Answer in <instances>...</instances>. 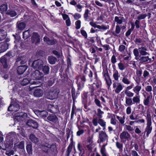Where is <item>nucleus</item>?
<instances>
[{"label": "nucleus", "mask_w": 156, "mask_h": 156, "mask_svg": "<svg viewBox=\"0 0 156 156\" xmlns=\"http://www.w3.org/2000/svg\"><path fill=\"white\" fill-rule=\"evenodd\" d=\"M19 106L17 103H13V102H11L10 106L8 107V110L9 111L16 112L19 110Z\"/></svg>", "instance_id": "6e6552de"}, {"label": "nucleus", "mask_w": 156, "mask_h": 156, "mask_svg": "<svg viewBox=\"0 0 156 156\" xmlns=\"http://www.w3.org/2000/svg\"><path fill=\"white\" fill-rule=\"evenodd\" d=\"M151 60V59H149L148 57H144L143 56L141 57L139 59V61L140 62H144L147 61H148L149 60Z\"/></svg>", "instance_id": "e433bc0d"}, {"label": "nucleus", "mask_w": 156, "mask_h": 156, "mask_svg": "<svg viewBox=\"0 0 156 156\" xmlns=\"http://www.w3.org/2000/svg\"><path fill=\"white\" fill-rule=\"evenodd\" d=\"M103 75L108 89L112 84V81L107 72L103 73Z\"/></svg>", "instance_id": "1a4fd4ad"}, {"label": "nucleus", "mask_w": 156, "mask_h": 156, "mask_svg": "<svg viewBox=\"0 0 156 156\" xmlns=\"http://www.w3.org/2000/svg\"><path fill=\"white\" fill-rule=\"evenodd\" d=\"M132 99L131 98H126V103L129 106L133 104Z\"/></svg>", "instance_id": "2f4dec72"}, {"label": "nucleus", "mask_w": 156, "mask_h": 156, "mask_svg": "<svg viewBox=\"0 0 156 156\" xmlns=\"http://www.w3.org/2000/svg\"><path fill=\"white\" fill-rule=\"evenodd\" d=\"M30 139L32 142L36 144L37 143L38 141L37 138L35 137V136L33 134L30 135Z\"/></svg>", "instance_id": "bb28decb"}, {"label": "nucleus", "mask_w": 156, "mask_h": 156, "mask_svg": "<svg viewBox=\"0 0 156 156\" xmlns=\"http://www.w3.org/2000/svg\"><path fill=\"white\" fill-rule=\"evenodd\" d=\"M114 79L116 81H117L119 78V73L118 71H116L114 72L113 75Z\"/></svg>", "instance_id": "c9c22d12"}, {"label": "nucleus", "mask_w": 156, "mask_h": 156, "mask_svg": "<svg viewBox=\"0 0 156 156\" xmlns=\"http://www.w3.org/2000/svg\"><path fill=\"white\" fill-rule=\"evenodd\" d=\"M152 98V96H148L146 98H144L143 101V103L146 106H149L150 103V99Z\"/></svg>", "instance_id": "dca6fc26"}, {"label": "nucleus", "mask_w": 156, "mask_h": 156, "mask_svg": "<svg viewBox=\"0 0 156 156\" xmlns=\"http://www.w3.org/2000/svg\"><path fill=\"white\" fill-rule=\"evenodd\" d=\"M7 9V6L5 4H3L0 6V11L2 13L5 12Z\"/></svg>", "instance_id": "cd10ccee"}, {"label": "nucleus", "mask_w": 156, "mask_h": 156, "mask_svg": "<svg viewBox=\"0 0 156 156\" xmlns=\"http://www.w3.org/2000/svg\"><path fill=\"white\" fill-rule=\"evenodd\" d=\"M43 76V75L39 71L36 70L32 73L31 75V79L33 80H40Z\"/></svg>", "instance_id": "f03ea898"}, {"label": "nucleus", "mask_w": 156, "mask_h": 156, "mask_svg": "<svg viewBox=\"0 0 156 156\" xmlns=\"http://www.w3.org/2000/svg\"><path fill=\"white\" fill-rule=\"evenodd\" d=\"M71 14L72 15L74 18L76 20L80 19L81 17V15L78 13H76L74 14L72 13Z\"/></svg>", "instance_id": "49530a36"}, {"label": "nucleus", "mask_w": 156, "mask_h": 156, "mask_svg": "<svg viewBox=\"0 0 156 156\" xmlns=\"http://www.w3.org/2000/svg\"><path fill=\"white\" fill-rule=\"evenodd\" d=\"M133 101L134 104H138L140 103V96L139 95H137L133 97Z\"/></svg>", "instance_id": "6ab92c4d"}, {"label": "nucleus", "mask_w": 156, "mask_h": 156, "mask_svg": "<svg viewBox=\"0 0 156 156\" xmlns=\"http://www.w3.org/2000/svg\"><path fill=\"white\" fill-rule=\"evenodd\" d=\"M39 112L40 115L43 117H46L48 115V112L45 111H40Z\"/></svg>", "instance_id": "58836bf2"}, {"label": "nucleus", "mask_w": 156, "mask_h": 156, "mask_svg": "<svg viewBox=\"0 0 156 156\" xmlns=\"http://www.w3.org/2000/svg\"><path fill=\"white\" fill-rule=\"evenodd\" d=\"M119 69L121 71L124 70L126 67V66L122 63L120 62L118 64Z\"/></svg>", "instance_id": "72a5a7b5"}, {"label": "nucleus", "mask_w": 156, "mask_h": 156, "mask_svg": "<svg viewBox=\"0 0 156 156\" xmlns=\"http://www.w3.org/2000/svg\"><path fill=\"white\" fill-rule=\"evenodd\" d=\"M133 53L136 57H138L139 56V52L138 49L135 48L133 51Z\"/></svg>", "instance_id": "052dcab7"}, {"label": "nucleus", "mask_w": 156, "mask_h": 156, "mask_svg": "<svg viewBox=\"0 0 156 156\" xmlns=\"http://www.w3.org/2000/svg\"><path fill=\"white\" fill-rule=\"evenodd\" d=\"M80 33L82 35L84 36L86 38L87 37V34L85 30H81Z\"/></svg>", "instance_id": "774afa93"}, {"label": "nucleus", "mask_w": 156, "mask_h": 156, "mask_svg": "<svg viewBox=\"0 0 156 156\" xmlns=\"http://www.w3.org/2000/svg\"><path fill=\"white\" fill-rule=\"evenodd\" d=\"M50 121L55 122L58 120L57 117L54 115H52L50 116H49L47 118Z\"/></svg>", "instance_id": "aec40b11"}, {"label": "nucleus", "mask_w": 156, "mask_h": 156, "mask_svg": "<svg viewBox=\"0 0 156 156\" xmlns=\"http://www.w3.org/2000/svg\"><path fill=\"white\" fill-rule=\"evenodd\" d=\"M93 141L92 138L89 137L87 139V147L88 148V149H90L92 146Z\"/></svg>", "instance_id": "c85d7f7f"}, {"label": "nucleus", "mask_w": 156, "mask_h": 156, "mask_svg": "<svg viewBox=\"0 0 156 156\" xmlns=\"http://www.w3.org/2000/svg\"><path fill=\"white\" fill-rule=\"evenodd\" d=\"M25 24L23 22L17 23V27L20 30H23L25 27Z\"/></svg>", "instance_id": "a878e982"}, {"label": "nucleus", "mask_w": 156, "mask_h": 156, "mask_svg": "<svg viewBox=\"0 0 156 156\" xmlns=\"http://www.w3.org/2000/svg\"><path fill=\"white\" fill-rule=\"evenodd\" d=\"M121 29L119 26L117 25L116 27L115 32L116 34H119L120 31Z\"/></svg>", "instance_id": "bf43d9fd"}, {"label": "nucleus", "mask_w": 156, "mask_h": 156, "mask_svg": "<svg viewBox=\"0 0 156 156\" xmlns=\"http://www.w3.org/2000/svg\"><path fill=\"white\" fill-rule=\"evenodd\" d=\"M99 138L100 143L103 142L107 140L108 136L103 131H101L99 133Z\"/></svg>", "instance_id": "9d476101"}, {"label": "nucleus", "mask_w": 156, "mask_h": 156, "mask_svg": "<svg viewBox=\"0 0 156 156\" xmlns=\"http://www.w3.org/2000/svg\"><path fill=\"white\" fill-rule=\"evenodd\" d=\"M125 128L127 130L129 131H132L134 129L133 128L131 127L130 125H125Z\"/></svg>", "instance_id": "3c124183"}, {"label": "nucleus", "mask_w": 156, "mask_h": 156, "mask_svg": "<svg viewBox=\"0 0 156 156\" xmlns=\"http://www.w3.org/2000/svg\"><path fill=\"white\" fill-rule=\"evenodd\" d=\"M86 81L84 76H79L77 79V83L78 86V89L81 90L84 87V83Z\"/></svg>", "instance_id": "423d86ee"}, {"label": "nucleus", "mask_w": 156, "mask_h": 156, "mask_svg": "<svg viewBox=\"0 0 156 156\" xmlns=\"http://www.w3.org/2000/svg\"><path fill=\"white\" fill-rule=\"evenodd\" d=\"M125 93L129 97H133L134 95V94L130 91H125Z\"/></svg>", "instance_id": "ea45409f"}, {"label": "nucleus", "mask_w": 156, "mask_h": 156, "mask_svg": "<svg viewBox=\"0 0 156 156\" xmlns=\"http://www.w3.org/2000/svg\"><path fill=\"white\" fill-rule=\"evenodd\" d=\"M104 112L101 111L100 108L97 109V115L100 118H101L102 117V115L104 114Z\"/></svg>", "instance_id": "4c0bfd02"}, {"label": "nucleus", "mask_w": 156, "mask_h": 156, "mask_svg": "<svg viewBox=\"0 0 156 156\" xmlns=\"http://www.w3.org/2000/svg\"><path fill=\"white\" fill-rule=\"evenodd\" d=\"M99 124L102 126L105 127L106 125V122L103 119H99L98 120Z\"/></svg>", "instance_id": "37998d69"}, {"label": "nucleus", "mask_w": 156, "mask_h": 156, "mask_svg": "<svg viewBox=\"0 0 156 156\" xmlns=\"http://www.w3.org/2000/svg\"><path fill=\"white\" fill-rule=\"evenodd\" d=\"M26 149L28 153L29 154L32 153V145L31 144H28L26 147Z\"/></svg>", "instance_id": "a19ab883"}, {"label": "nucleus", "mask_w": 156, "mask_h": 156, "mask_svg": "<svg viewBox=\"0 0 156 156\" xmlns=\"http://www.w3.org/2000/svg\"><path fill=\"white\" fill-rule=\"evenodd\" d=\"M113 115L114 116V118L113 117L111 119V123L114 125H116V121L115 119V115Z\"/></svg>", "instance_id": "8fccbe9b"}, {"label": "nucleus", "mask_w": 156, "mask_h": 156, "mask_svg": "<svg viewBox=\"0 0 156 156\" xmlns=\"http://www.w3.org/2000/svg\"><path fill=\"white\" fill-rule=\"evenodd\" d=\"M31 34L30 31L29 30L25 31L23 33V38L24 39H27L30 36Z\"/></svg>", "instance_id": "4be33fe9"}, {"label": "nucleus", "mask_w": 156, "mask_h": 156, "mask_svg": "<svg viewBox=\"0 0 156 156\" xmlns=\"http://www.w3.org/2000/svg\"><path fill=\"white\" fill-rule=\"evenodd\" d=\"M27 124L28 126L35 128H37L38 126L37 123L32 119L28 120L27 122Z\"/></svg>", "instance_id": "9b49d317"}, {"label": "nucleus", "mask_w": 156, "mask_h": 156, "mask_svg": "<svg viewBox=\"0 0 156 156\" xmlns=\"http://www.w3.org/2000/svg\"><path fill=\"white\" fill-rule=\"evenodd\" d=\"M101 84V83L100 82H98L97 83H94L93 84V85L96 88H99Z\"/></svg>", "instance_id": "e2e57ef3"}, {"label": "nucleus", "mask_w": 156, "mask_h": 156, "mask_svg": "<svg viewBox=\"0 0 156 156\" xmlns=\"http://www.w3.org/2000/svg\"><path fill=\"white\" fill-rule=\"evenodd\" d=\"M43 62L42 60L38 59L34 61L32 63L31 66L34 69H41L43 68Z\"/></svg>", "instance_id": "39448f33"}, {"label": "nucleus", "mask_w": 156, "mask_h": 156, "mask_svg": "<svg viewBox=\"0 0 156 156\" xmlns=\"http://www.w3.org/2000/svg\"><path fill=\"white\" fill-rule=\"evenodd\" d=\"M115 21L117 22V23L121 24L122 23V21L121 18L120 17L115 16Z\"/></svg>", "instance_id": "79ce46f5"}, {"label": "nucleus", "mask_w": 156, "mask_h": 156, "mask_svg": "<svg viewBox=\"0 0 156 156\" xmlns=\"http://www.w3.org/2000/svg\"><path fill=\"white\" fill-rule=\"evenodd\" d=\"M0 62L4 68H6L8 67L7 60L5 57H2L0 59Z\"/></svg>", "instance_id": "a211bd4d"}, {"label": "nucleus", "mask_w": 156, "mask_h": 156, "mask_svg": "<svg viewBox=\"0 0 156 156\" xmlns=\"http://www.w3.org/2000/svg\"><path fill=\"white\" fill-rule=\"evenodd\" d=\"M50 96L48 98L53 99L56 98L58 96V93L56 91L51 92L49 93Z\"/></svg>", "instance_id": "412c9836"}, {"label": "nucleus", "mask_w": 156, "mask_h": 156, "mask_svg": "<svg viewBox=\"0 0 156 156\" xmlns=\"http://www.w3.org/2000/svg\"><path fill=\"white\" fill-rule=\"evenodd\" d=\"M94 101L96 105L99 107L102 108V106L101 105V102L100 101L97 99H95L94 100Z\"/></svg>", "instance_id": "6e6d98bb"}, {"label": "nucleus", "mask_w": 156, "mask_h": 156, "mask_svg": "<svg viewBox=\"0 0 156 156\" xmlns=\"http://www.w3.org/2000/svg\"><path fill=\"white\" fill-rule=\"evenodd\" d=\"M126 112L127 114H130L131 112V109L130 107H128L127 108L126 110Z\"/></svg>", "instance_id": "680f3d73"}, {"label": "nucleus", "mask_w": 156, "mask_h": 156, "mask_svg": "<svg viewBox=\"0 0 156 156\" xmlns=\"http://www.w3.org/2000/svg\"><path fill=\"white\" fill-rule=\"evenodd\" d=\"M146 16V15L145 14H141L138 16L137 18L138 20H140L144 19Z\"/></svg>", "instance_id": "13d9d810"}, {"label": "nucleus", "mask_w": 156, "mask_h": 156, "mask_svg": "<svg viewBox=\"0 0 156 156\" xmlns=\"http://www.w3.org/2000/svg\"><path fill=\"white\" fill-rule=\"evenodd\" d=\"M81 23V22L80 20H78L75 22V24L76 29H79L80 28Z\"/></svg>", "instance_id": "c03bdc74"}, {"label": "nucleus", "mask_w": 156, "mask_h": 156, "mask_svg": "<svg viewBox=\"0 0 156 156\" xmlns=\"http://www.w3.org/2000/svg\"><path fill=\"white\" fill-rule=\"evenodd\" d=\"M133 86V84H131V85L127 87L125 90V91H129V90L132 89Z\"/></svg>", "instance_id": "0e129e2a"}, {"label": "nucleus", "mask_w": 156, "mask_h": 156, "mask_svg": "<svg viewBox=\"0 0 156 156\" xmlns=\"http://www.w3.org/2000/svg\"><path fill=\"white\" fill-rule=\"evenodd\" d=\"M122 83L126 85H129L130 83V81L128 79L127 77L126 76L124 77L122 79Z\"/></svg>", "instance_id": "c756f323"}, {"label": "nucleus", "mask_w": 156, "mask_h": 156, "mask_svg": "<svg viewBox=\"0 0 156 156\" xmlns=\"http://www.w3.org/2000/svg\"><path fill=\"white\" fill-rule=\"evenodd\" d=\"M89 10L86 9L85 10V13L84 14V17L85 18L87 19L88 17Z\"/></svg>", "instance_id": "4d7b16f0"}, {"label": "nucleus", "mask_w": 156, "mask_h": 156, "mask_svg": "<svg viewBox=\"0 0 156 156\" xmlns=\"http://www.w3.org/2000/svg\"><path fill=\"white\" fill-rule=\"evenodd\" d=\"M147 126L145 129V132H146L147 135L148 136L151 133L152 129L151 118L149 114L147 115Z\"/></svg>", "instance_id": "f257e3e1"}, {"label": "nucleus", "mask_w": 156, "mask_h": 156, "mask_svg": "<svg viewBox=\"0 0 156 156\" xmlns=\"http://www.w3.org/2000/svg\"><path fill=\"white\" fill-rule=\"evenodd\" d=\"M40 41V36L37 33H34L31 37V42L36 44L39 43Z\"/></svg>", "instance_id": "0eeeda50"}, {"label": "nucleus", "mask_w": 156, "mask_h": 156, "mask_svg": "<svg viewBox=\"0 0 156 156\" xmlns=\"http://www.w3.org/2000/svg\"><path fill=\"white\" fill-rule=\"evenodd\" d=\"M18 147L22 149H23L24 148V142L22 141L18 145Z\"/></svg>", "instance_id": "09e8293b"}, {"label": "nucleus", "mask_w": 156, "mask_h": 156, "mask_svg": "<svg viewBox=\"0 0 156 156\" xmlns=\"http://www.w3.org/2000/svg\"><path fill=\"white\" fill-rule=\"evenodd\" d=\"M113 91L115 93L118 94L123 89V87L122 84L120 82H115L112 84Z\"/></svg>", "instance_id": "7ed1b4c3"}, {"label": "nucleus", "mask_w": 156, "mask_h": 156, "mask_svg": "<svg viewBox=\"0 0 156 156\" xmlns=\"http://www.w3.org/2000/svg\"><path fill=\"white\" fill-rule=\"evenodd\" d=\"M62 15L63 19L64 20H66V21L67 20L69 19L70 18L68 15L66 14H62Z\"/></svg>", "instance_id": "5fc2aeb1"}, {"label": "nucleus", "mask_w": 156, "mask_h": 156, "mask_svg": "<svg viewBox=\"0 0 156 156\" xmlns=\"http://www.w3.org/2000/svg\"><path fill=\"white\" fill-rule=\"evenodd\" d=\"M6 14L9 15L11 17H14L17 15L16 13L14 11H8Z\"/></svg>", "instance_id": "f704fd0d"}, {"label": "nucleus", "mask_w": 156, "mask_h": 156, "mask_svg": "<svg viewBox=\"0 0 156 156\" xmlns=\"http://www.w3.org/2000/svg\"><path fill=\"white\" fill-rule=\"evenodd\" d=\"M83 6L80 4H77L76 6V10L79 12H80L82 11V9L83 8Z\"/></svg>", "instance_id": "de8ad7c7"}, {"label": "nucleus", "mask_w": 156, "mask_h": 156, "mask_svg": "<svg viewBox=\"0 0 156 156\" xmlns=\"http://www.w3.org/2000/svg\"><path fill=\"white\" fill-rule=\"evenodd\" d=\"M116 147L119 149H122V144L119 142H117L116 143Z\"/></svg>", "instance_id": "69168bd1"}, {"label": "nucleus", "mask_w": 156, "mask_h": 156, "mask_svg": "<svg viewBox=\"0 0 156 156\" xmlns=\"http://www.w3.org/2000/svg\"><path fill=\"white\" fill-rule=\"evenodd\" d=\"M116 116L117 119L118 120L119 122L122 125H123L125 123V116L124 115L122 117H120L119 116L116 115Z\"/></svg>", "instance_id": "393cba45"}, {"label": "nucleus", "mask_w": 156, "mask_h": 156, "mask_svg": "<svg viewBox=\"0 0 156 156\" xmlns=\"http://www.w3.org/2000/svg\"><path fill=\"white\" fill-rule=\"evenodd\" d=\"M6 33L5 32L1 30H0V41H2L5 37Z\"/></svg>", "instance_id": "7c9ffc66"}, {"label": "nucleus", "mask_w": 156, "mask_h": 156, "mask_svg": "<svg viewBox=\"0 0 156 156\" xmlns=\"http://www.w3.org/2000/svg\"><path fill=\"white\" fill-rule=\"evenodd\" d=\"M40 83V81L32 80L31 78H25L21 81L20 83L23 86H25L29 83L31 84L37 85Z\"/></svg>", "instance_id": "20e7f679"}, {"label": "nucleus", "mask_w": 156, "mask_h": 156, "mask_svg": "<svg viewBox=\"0 0 156 156\" xmlns=\"http://www.w3.org/2000/svg\"><path fill=\"white\" fill-rule=\"evenodd\" d=\"M120 138L121 139H128L130 138V135L126 132H123L120 135Z\"/></svg>", "instance_id": "2eb2a0df"}, {"label": "nucleus", "mask_w": 156, "mask_h": 156, "mask_svg": "<svg viewBox=\"0 0 156 156\" xmlns=\"http://www.w3.org/2000/svg\"><path fill=\"white\" fill-rule=\"evenodd\" d=\"M42 69L43 71L45 74H47L49 73V68L48 66H43Z\"/></svg>", "instance_id": "473e14b6"}, {"label": "nucleus", "mask_w": 156, "mask_h": 156, "mask_svg": "<svg viewBox=\"0 0 156 156\" xmlns=\"http://www.w3.org/2000/svg\"><path fill=\"white\" fill-rule=\"evenodd\" d=\"M141 88V86L140 85H137L133 87V90L137 95H139Z\"/></svg>", "instance_id": "4468645a"}, {"label": "nucleus", "mask_w": 156, "mask_h": 156, "mask_svg": "<svg viewBox=\"0 0 156 156\" xmlns=\"http://www.w3.org/2000/svg\"><path fill=\"white\" fill-rule=\"evenodd\" d=\"M43 94V90L40 89H36L34 93V96L37 97H40L42 96Z\"/></svg>", "instance_id": "f8f14e48"}, {"label": "nucleus", "mask_w": 156, "mask_h": 156, "mask_svg": "<svg viewBox=\"0 0 156 156\" xmlns=\"http://www.w3.org/2000/svg\"><path fill=\"white\" fill-rule=\"evenodd\" d=\"M27 69V67L25 66H18L17 69L18 74L20 75L22 74L26 71Z\"/></svg>", "instance_id": "ddd939ff"}, {"label": "nucleus", "mask_w": 156, "mask_h": 156, "mask_svg": "<svg viewBox=\"0 0 156 156\" xmlns=\"http://www.w3.org/2000/svg\"><path fill=\"white\" fill-rule=\"evenodd\" d=\"M125 49V46L123 45H120L119 47V50L121 52H123Z\"/></svg>", "instance_id": "864d4df0"}, {"label": "nucleus", "mask_w": 156, "mask_h": 156, "mask_svg": "<svg viewBox=\"0 0 156 156\" xmlns=\"http://www.w3.org/2000/svg\"><path fill=\"white\" fill-rule=\"evenodd\" d=\"M145 90L148 92H151L152 90V88L151 86L148 85L145 88Z\"/></svg>", "instance_id": "603ef678"}, {"label": "nucleus", "mask_w": 156, "mask_h": 156, "mask_svg": "<svg viewBox=\"0 0 156 156\" xmlns=\"http://www.w3.org/2000/svg\"><path fill=\"white\" fill-rule=\"evenodd\" d=\"M139 51L140 54L142 55H145L148 54L147 53L146 51V49L144 47H141L139 48Z\"/></svg>", "instance_id": "b1692460"}, {"label": "nucleus", "mask_w": 156, "mask_h": 156, "mask_svg": "<svg viewBox=\"0 0 156 156\" xmlns=\"http://www.w3.org/2000/svg\"><path fill=\"white\" fill-rule=\"evenodd\" d=\"M8 44L7 43H5L2 45L1 49L2 52H4L7 49Z\"/></svg>", "instance_id": "a18cd8bd"}, {"label": "nucleus", "mask_w": 156, "mask_h": 156, "mask_svg": "<svg viewBox=\"0 0 156 156\" xmlns=\"http://www.w3.org/2000/svg\"><path fill=\"white\" fill-rule=\"evenodd\" d=\"M107 144V143H106L105 144L103 145L101 148L100 152L103 156H108V154L106 152L105 148V146Z\"/></svg>", "instance_id": "f3484780"}, {"label": "nucleus", "mask_w": 156, "mask_h": 156, "mask_svg": "<svg viewBox=\"0 0 156 156\" xmlns=\"http://www.w3.org/2000/svg\"><path fill=\"white\" fill-rule=\"evenodd\" d=\"M48 59L49 62L51 64H55L57 61L56 58L52 56H50L48 57Z\"/></svg>", "instance_id": "5701e85b"}, {"label": "nucleus", "mask_w": 156, "mask_h": 156, "mask_svg": "<svg viewBox=\"0 0 156 156\" xmlns=\"http://www.w3.org/2000/svg\"><path fill=\"white\" fill-rule=\"evenodd\" d=\"M111 62L112 63L114 64L116 62V60L115 58V56L114 55H113L111 59Z\"/></svg>", "instance_id": "338daca9"}]
</instances>
